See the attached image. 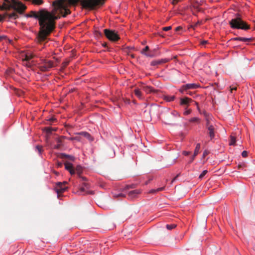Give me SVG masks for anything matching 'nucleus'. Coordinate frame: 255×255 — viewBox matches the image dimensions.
Returning a JSON list of instances; mask_svg holds the SVG:
<instances>
[{"label":"nucleus","instance_id":"obj_29","mask_svg":"<svg viewBox=\"0 0 255 255\" xmlns=\"http://www.w3.org/2000/svg\"><path fill=\"white\" fill-rule=\"evenodd\" d=\"M174 99H175V96H165L164 97V99L168 102L172 101L174 100Z\"/></svg>","mask_w":255,"mask_h":255},{"label":"nucleus","instance_id":"obj_45","mask_svg":"<svg viewBox=\"0 0 255 255\" xmlns=\"http://www.w3.org/2000/svg\"><path fill=\"white\" fill-rule=\"evenodd\" d=\"M191 112V111L190 110H186L184 112V114L185 115H187L190 114Z\"/></svg>","mask_w":255,"mask_h":255},{"label":"nucleus","instance_id":"obj_27","mask_svg":"<svg viewBox=\"0 0 255 255\" xmlns=\"http://www.w3.org/2000/svg\"><path fill=\"white\" fill-rule=\"evenodd\" d=\"M76 134L82 135L87 137L88 139H90V138L91 137L90 134L87 132H80L79 133H77Z\"/></svg>","mask_w":255,"mask_h":255},{"label":"nucleus","instance_id":"obj_56","mask_svg":"<svg viewBox=\"0 0 255 255\" xmlns=\"http://www.w3.org/2000/svg\"><path fill=\"white\" fill-rule=\"evenodd\" d=\"M103 46L105 47V46H106L107 44H106V43H104V44H103Z\"/></svg>","mask_w":255,"mask_h":255},{"label":"nucleus","instance_id":"obj_19","mask_svg":"<svg viewBox=\"0 0 255 255\" xmlns=\"http://www.w3.org/2000/svg\"><path fill=\"white\" fill-rule=\"evenodd\" d=\"M233 40H240L244 42L246 41H250L252 40V38H245V37H235L231 39L230 41H233Z\"/></svg>","mask_w":255,"mask_h":255},{"label":"nucleus","instance_id":"obj_40","mask_svg":"<svg viewBox=\"0 0 255 255\" xmlns=\"http://www.w3.org/2000/svg\"><path fill=\"white\" fill-rule=\"evenodd\" d=\"M22 62H23V64L25 65L26 66H27L28 67H31V64L30 63V62L29 61L23 62L22 61Z\"/></svg>","mask_w":255,"mask_h":255},{"label":"nucleus","instance_id":"obj_10","mask_svg":"<svg viewBox=\"0 0 255 255\" xmlns=\"http://www.w3.org/2000/svg\"><path fill=\"white\" fill-rule=\"evenodd\" d=\"M194 102V101L190 98L188 97H184L183 98L180 99V105L182 106H186V107H188L190 103ZM195 104L196 105H197V103L195 102Z\"/></svg>","mask_w":255,"mask_h":255},{"label":"nucleus","instance_id":"obj_33","mask_svg":"<svg viewBox=\"0 0 255 255\" xmlns=\"http://www.w3.org/2000/svg\"><path fill=\"white\" fill-rule=\"evenodd\" d=\"M200 121V120L199 118H197V117H194V118H191L189 120V122H191V123H199Z\"/></svg>","mask_w":255,"mask_h":255},{"label":"nucleus","instance_id":"obj_51","mask_svg":"<svg viewBox=\"0 0 255 255\" xmlns=\"http://www.w3.org/2000/svg\"><path fill=\"white\" fill-rule=\"evenodd\" d=\"M237 90V87H233V88H231V92H232V91L233 90Z\"/></svg>","mask_w":255,"mask_h":255},{"label":"nucleus","instance_id":"obj_57","mask_svg":"<svg viewBox=\"0 0 255 255\" xmlns=\"http://www.w3.org/2000/svg\"><path fill=\"white\" fill-rule=\"evenodd\" d=\"M119 196H124V195L122 194H120V195H119Z\"/></svg>","mask_w":255,"mask_h":255},{"label":"nucleus","instance_id":"obj_20","mask_svg":"<svg viewBox=\"0 0 255 255\" xmlns=\"http://www.w3.org/2000/svg\"><path fill=\"white\" fill-rule=\"evenodd\" d=\"M134 93L135 95L139 99H142V94L140 91V90L138 88H136L134 90Z\"/></svg>","mask_w":255,"mask_h":255},{"label":"nucleus","instance_id":"obj_3","mask_svg":"<svg viewBox=\"0 0 255 255\" xmlns=\"http://www.w3.org/2000/svg\"><path fill=\"white\" fill-rule=\"evenodd\" d=\"M229 24L233 29H241L247 30L250 28V26L237 14V16L233 18L229 21Z\"/></svg>","mask_w":255,"mask_h":255},{"label":"nucleus","instance_id":"obj_5","mask_svg":"<svg viewBox=\"0 0 255 255\" xmlns=\"http://www.w3.org/2000/svg\"><path fill=\"white\" fill-rule=\"evenodd\" d=\"M81 187L79 188L77 193L78 195H82L85 194H93L94 192L92 191H89V189L90 188V185L89 183L87 182V179L85 177H81Z\"/></svg>","mask_w":255,"mask_h":255},{"label":"nucleus","instance_id":"obj_1","mask_svg":"<svg viewBox=\"0 0 255 255\" xmlns=\"http://www.w3.org/2000/svg\"><path fill=\"white\" fill-rule=\"evenodd\" d=\"M106 0H55L52 3L53 9L51 11L41 9L38 12L31 11L26 14L27 17H34L38 19L40 25V30L38 35L39 42H41L47 38V37L55 28V21L61 16L66 17L71 13L69 7L75 5L80 2L85 8L94 9L103 5Z\"/></svg>","mask_w":255,"mask_h":255},{"label":"nucleus","instance_id":"obj_22","mask_svg":"<svg viewBox=\"0 0 255 255\" xmlns=\"http://www.w3.org/2000/svg\"><path fill=\"white\" fill-rule=\"evenodd\" d=\"M211 117L209 115H206V128H208L209 126H213L211 123Z\"/></svg>","mask_w":255,"mask_h":255},{"label":"nucleus","instance_id":"obj_42","mask_svg":"<svg viewBox=\"0 0 255 255\" xmlns=\"http://www.w3.org/2000/svg\"><path fill=\"white\" fill-rule=\"evenodd\" d=\"M209 153V151H208L207 150H204V151L203 152V158L205 157Z\"/></svg>","mask_w":255,"mask_h":255},{"label":"nucleus","instance_id":"obj_2","mask_svg":"<svg viewBox=\"0 0 255 255\" xmlns=\"http://www.w3.org/2000/svg\"><path fill=\"white\" fill-rule=\"evenodd\" d=\"M2 7L4 9L12 8L19 13H22L26 9V6L17 0H2Z\"/></svg>","mask_w":255,"mask_h":255},{"label":"nucleus","instance_id":"obj_32","mask_svg":"<svg viewBox=\"0 0 255 255\" xmlns=\"http://www.w3.org/2000/svg\"><path fill=\"white\" fill-rule=\"evenodd\" d=\"M32 3L36 5H40L43 3L42 0H31Z\"/></svg>","mask_w":255,"mask_h":255},{"label":"nucleus","instance_id":"obj_54","mask_svg":"<svg viewBox=\"0 0 255 255\" xmlns=\"http://www.w3.org/2000/svg\"><path fill=\"white\" fill-rule=\"evenodd\" d=\"M58 166L59 167H61V166H62V163H58Z\"/></svg>","mask_w":255,"mask_h":255},{"label":"nucleus","instance_id":"obj_55","mask_svg":"<svg viewBox=\"0 0 255 255\" xmlns=\"http://www.w3.org/2000/svg\"><path fill=\"white\" fill-rule=\"evenodd\" d=\"M238 167V169H241L242 167V165H239Z\"/></svg>","mask_w":255,"mask_h":255},{"label":"nucleus","instance_id":"obj_12","mask_svg":"<svg viewBox=\"0 0 255 255\" xmlns=\"http://www.w3.org/2000/svg\"><path fill=\"white\" fill-rule=\"evenodd\" d=\"M169 61L168 59H162L159 60H153L151 62V65L152 66H156L157 65H160L162 63H165L168 62Z\"/></svg>","mask_w":255,"mask_h":255},{"label":"nucleus","instance_id":"obj_23","mask_svg":"<svg viewBox=\"0 0 255 255\" xmlns=\"http://www.w3.org/2000/svg\"><path fill=\"white\" fill-rule=\"evenodd\" d=\"M34 55L33 54H30L29 55L26 54L25 55V57L22 59V61L23 62L29 61L30 59L34 57Z\"/></svg>","mask_w":255,"mask_h":255},{"label":"nucleus","instance_id":"obj_28","mask_svg":"<svg viewBox=\"0 0 255 255\" xmlns=\"http://www.w3.org/2000/svg\"><path fill=\"white\" fill-rule=\"evenodd\" d=\"M176 226H177L176 224H170V225L167 224L166 225V227L167 229L168 230H172V229L175 228L176 227Z\"/></svg>","mask_w":255,"mask_h":255},{"label":"nucleus","instance_id":"obj_43","mask_svg":"<svg viewBox=\"0 0 255 255\" xmlns=\"http://www.w3.org/2000/svg\"><path fill=\"white\" fill-rule=\"evenodd\" d=\"M242 155L243 157H246L248 156V152L247 151H243L242 153Z\"/></svg>","mask_w":255,"mask_h":255},{"label":"nucleus","instance_id":"obj_34","mask_svg":"<svg viewBox=\"0 0 255 255\" xmlns=\"http://www.w3.org/2000/svg\"><path fill=\"white\" fill-rule=\"evenodd\" d=\"M199 3L198 1H196L193 5V7L198 11L200 10V8L199 6Z\"/></svg>","mask_w":255,"mask_h":255},{"label":"nucleus","instance_id":"obj_38","mask_svg":"<svg viewBox=\"0 0 255 255\" xmlns=\"http://www.w3.org/2000/svg\"><path fill=\"white\" fill-rule=\"evenodd\" d=\"M207 173V170H204L202 173L199 175V178L202 179Z\"/></svg>","mask_w":255,"mask_h":255},{"label":"nucleus","instance_id":"obj_25","mask_svg":"<svg viewBox=\"0 0 255 255\" xmlns=\"http://www.w3.org/2000/svg\"><path fill=\"white\" fill-rule=\"evenodd\" d=\"M8 17L10 19H16L18 18V16L16 12H12L8 14Z\"/></svg>","mask_w":255,"mask_h":255},{"label":"nucleus","instance_id":"obj_30","mask_svg":"<svg viewBox=\"0 0 255 255\" xmlns=\"http://www.w3.org/2000/svg\"><path fill=\"white\" fill-rule=\"evenodd\" d=\"M56 128H53L50 127H46L45 128V130L47 133H50L52 131H55Z\"/></svg>","mask_w":255,"mask_h":255},{"label":"nucleus","instance_id":"obj_26","mask_svg":"<svg viewBox=\"0 0 255 255\" xmlns=\"http://www.w3.org/2000/svg\"><path fill=\"white\" fill-rule=\"evenodd\" d=\"M61 156L63 158H67L71 161L74 160V157L73 156H70V155L63 153L61 154Z\"/></svg>","mask_w":255,"mask_h":255},{"label":"nucleus","instance_id":"obj_17","mask_svg":"<svg viewBox=\"0 0 255 255\" xmlns=\"http://www.w3.org/2000/svg\"><path fill=\"white\" fill-rule=\"evenodd\" d=\"M66 138V136H61L58 138H57L56 140L57 144L54 146V148L59 149L62 145L63 139Z\"/></svg>","mask_w":255,"mask_h":255},{"label":"nucleus","instance_id":"obj_24","mask_svg":"<svg viewBox=\"0 0 255 255\" xmlns=\"http://www.w3.org/2000/svg\"><path fill=\"white\" fill-rule=\"evenodd\" d=\"M164 189V187L158 188L156 189H152V190H150L149 193H151V194H155L158 192L163 191Z\"/></svg>","mask_w":255,"mask_h":255},{"label":"nucleus","instance_id":"obj_31","mask_svg":"<svg viewBox=\"0 0 255 255\" xmlns=\"http://www.w3.org/2000/svg\"><path fill=\"white\" fill-rule=\"evenodd\" d=\"M149 51V48L148 46H146L144 48H143L141 51V53L142 54H144L145 55V54H147L148 52Z\"/></svg>","mask_w":255,"mask_h":255},{"label":"nucleus","instance_id":"obj_7","mask_svg":"<svg viewBox=\"0 0 255 255\" xmlns=\"http://www.w3.org/2000/svg\"><path fill=\"white\" fill-rule=\"evenodd\" d=\"M180 116L179 114L176 111H173L170 113L165 118V123L170 125H175L176 119Z\"/></svg>","mask_w":255,"mask_h":255},{"label":"nucleus","instance_id":"obj_18","mask_svg":"<svg viewBox=\"0 0 255 255\" xmlns=\"http://www.w3.org/2000/svg\"><path fill=\"white\" fill-rule=\"evenodd\" d=\"M157 55V50L156 48L152 50L149 51L147 54H145V56L149 57H153Z\"/></svg>","mask_w":255,"mask_h":255},{"label":"nucleus","instance_id":"obj_6","mask_svg":"<svg viewBox=\"0 0 255 255\" xmlns=\"http://www.w3.org/2000/svg\"><path fill=\"white\" fill-rule=\"evenodd\" d=\"M104 32L106 37L111 41L115 42L120 39V36L115 30L105 29Z\"/></svg>","mask_w":255,"mask_h":255},{"label":"nucleus","instance_id":"obj_16","mask_svg":"<svg viewBox=\"0 0 255 255\" xmlns=\"http://www.w3.org/2000/svg\"><path fill=\"white\" fill-rule=\"evenodd\" d=\"M200 149V144L197 143L196 144V146L195 150H194V153H193L194 155L192 157L191 160L189 161V163H192V161L194 160L196 156L198 154Z\"/></svg>","mask_w":255,"mask_h":255},{"label":"nucleus","instance_id":"obj_53","mask_svg":"<svg viewBox=\"0 0 255 255\" xmlns=\"http://www.w3.org/2000/svg\"><path fill=\"white\" fill-rule=\"evenodd\" d=\"M177 176H178V175H177V176H176L175 177H174V178L172 179V181H171V182H172H172H173L176 180V179L177 178Z\"/></svg>","mask_w":255,"mask_h":255},{"label":"nucleus","instance_id":"obj_9","mask_svg":"<svg viewBox=\"0 0 255 255\" xmlns=\"http://www.w3.org/2000/svg\"><path fill=\"white\" fill-rule=\"evenodd\" d=\"M199 87V85L195 83L187 84L182 86L180 89L181 93H183L185 91L188 89H195Z\"/></svg>","mask_w":255,"mask_h":255},{"label":"nucleus","instance_id":"obj_4","mask_svg":"<svg viewBox=\"0 0 255 255\" xmlns=\"http://www.w3.org/2000/svg\"><path fill=\"white\" fill-rule=\"evenodd\" d=\"M56 65L57 64H55L52 61L41 59L40 62L38 65V68L41 72H46Z\"/></svg>","mask_w":255,"mask_h":255},{"label":"nucleus","instance_id":"obj_37","mask_svg":"<svg viewBox=\"0 0 255 255\" xmlns=\"http://www.w3.org/2000/svg\"><path fill=\"white\" fill-rule=\"evenodd\" d=\"M36 149L37 150L39 154H41L42 151V146L40 145H37Z\"/></svg>","mask_w":255,"mask_h":255},{"label":"nucleus","instance_id":"obj_36","mask_svg":"<svg viewBox=\"0 0 255 255\" xmlns=\"http://www.w3.org/2000/svg\"><path fill=\"white\" fill-rule=\"evenodd\" d=\"M66 138H67L69 140H76L77 141L80 140V137L79 136L71 137H69V138L66 137Z\"/></svg>","mask_w":255,"mask_h":255},{"label":"nucleus","instance_id":"obj_48","mask_svg":"<svg viewBox=\"0 0 255 255\" xmlns=\"http://www.w3.org/2000/svg\"><path fill=\"white\" fill-rule=\"evenodd\" d=\"M134 187V185H128L127 186V189H129V188H133Z\"/></svg>","mask_w":255,"mask_h":255},{"label":"nucleus","instance_id":"obj_15","mask_svg":"<svg viewBox=\"0 0 255 255\" xmlns=\"http://www.w3.org/2000/svg\"><path fill=\"white\" fill-rule=\"evenodd\" d=\"M208 130V134L209 135L211 139H213L215 137V128L214 126L213 125L212 126H209L208 128H207Z\"/></svg>","mask_w":255,"mask_h":255},{"label":"nucleus","instance_id":"obj_14","mask_svg":"<svg viewBox=\"0 0 255 255\" xmlns=\"http://www.w3.org/2000/svg\"><path fill=\"white\" fill-rule=\"evenodd\" d=\"M140 193L141 191L140 190H134L129 192L128 195L130 198L133 199L136 197Z\"/></svg>","mask_w":255,"mask_h":255},{"label":"nucleus","instance_id":"obj_44","mask_svg":"<svg viewBox=\"0 0 255 255\" xmlns=\"http://www.w3.org/2000/svg\"><path fill=\"white\" fill-rule=\"evenodd\" d=\"M200 43L202 45L204 46L206 44L208 43V41L207 40H203L200 42Z\"/></svg>","mask_w":255,"mask_h":255},{"label":"nucleus","instance_id":"obj_50","mask_svg":"<svg viewBox=\"0 0 255 255\" xmlns=\"http://www.w3.org/2000/svg\"><path fill=\"white\" fill-rule=\"evenodd\" d=\"M56 120V119L54 118H50L49 121L51 122H54Z\"/></svg>","mask_w":255,"mask_h":255},{"label":"nucleus","instance_id":"obj_8","mask_svg":"<svg viewBox=\"0 0 255 255\" xmlns=\"http://www.w3.org/2000/svg\"><path fill=\"white\" fill-rule=\"evenodd\" d=\"M67 183V182L65 181L62 183L59 182L56 183L55 190L58 194L64 192L67 189V188L66 186Z\"/></svg>","mask_w":255,"mask_h":255},{"label":"nucleus","instance_id":"obj_41","mask_svg":"<svg viewBox=\"0 0 255 255\" xmlns=\"http://www.w3.org/2000/svg\"><path fill=\"white\" fill-rule=\"evenodd\" d=\"M172 27L171 26H167V27H164L162 28L163 30L164 31H168L170 29H171Z\"/></svg>","mask_w":255,"mask_h":255},{"label":"nucleus","instance_id":"obj_35","mask_svg":"<svg viewBox=\"0 0 255 255\" xmlns=\"http://www.w3.org/2000/svg\"><path fill=\"white\" fill-rule=\"evenodd\" d=\"M236 143V138L234 136H231V140L230 142V145H234Z\"/></svg>","mask_w":255,"mask_h":255},{"label":"nucleus","instance_id":"obj_49","mask_svg":"<svg viewBox=\"0 0 255 255\" xmlns=\"http://www.w3.org/2000/svg\"><path fill=\"white\" fill-rule=\"evenodd\" d=\"M182 29V27H181V26H178V27H177L176 28L175 30H176V31H179V30H181V29Z\"/></svg>","mask_w":255,"mask_h":255},{"label":"nucleus","instance_id":"obj_39","mask_svg":"<svg viewBox=\"0 0 255 255\" xmlns=\"http://www.w3.org/2000/svg\"><path fill=\"white\" fill-rule=\"evenodd\" d=\"M69 61H67V60L64 61L62 64V68H65L69 64Z\"/></svg>","mask_w":255,"mask_h":255},{"label":"nucleus","instance_id":"obj_13","mask_svg":"<svg viewBox=\"0 0 255 255\" xmlns=\"http://www.w3.org/2000/svg\"><path fill=\"white\" fill-rule=\"evenodd\" d=\"M142 89L147 94L150 93H156L157 90H154L152 87L148 86H142Z\"/></svg>","mask_w":255,"mask_h":255},{"label":"nucleus","instance_id":"obj_58","mask_svg":"<svg viewBox=\"0 0 255 255\" xmlns=\"http://www.w3.org/2000/svg\"><path fill=\"white\" fill-rule=\"evenodd\" d=\"M127 101H128V103H129V100H127Z\"/></svg>","mask_w":255,"mask_h":255},{"label":"nucleus","instance_id":"obj_46","mask_svg":"<svg viewBox=\"0 0 255 255\" xmlns=\"http://www.w3.org/2000/svg\"><path fill=\"white\" fill-rule=\"evenodd\" d=\"M190 153V152L189 151H184L183 152V154L185 156L188 155Z\"/></svg>","mask_w":255,"mask_h":255},{"label":"nucleus","instance_id":"obj_21","mask_svg":"<svg viewBox=\"0 0 255 255\" xmlns=\"http://www.w3.org/2000/svg\"><path fill=\"white\" fill-rule=\"evenodd\" d=\"M75 172L77 173L79 178L81 179V177H82L80 175L82 173L83 168L81 166L77 165L76 167L74 169Z\"/></svg>","mask_w":255,"mask_h":255},{"label":"nucleus","instance_id":"obj_47","mask_svg":"<svg viewBox=\"0 0 255 255\" xmlns=\"http://www.w3.org/2000/svg\"><path fill=\"white\" fill-rule=\"evenodd\" d=\"M6 39V36H4V35L0 36V40H3V39Z\"/></svg>","mask_w":255,"mask_h":255},{"label":"nucleus","instance_id":"obj_11","mask_svg":"<svg viewBox=\"0 0 255 255\" xmlns=\"http://www.w3.org/2000/svg\"><path fill=\"white\" fill-rule=\"evenodd\" d=\"M64 165L65 169L68 170L71 175H73L75 173L74 168L71 163L66 161L64 163Z\"/></svg>","mask_w":255,"mask_h":255},{"label":"nucleus","instance_id":"obj_52","mask_svg":"<svg viewBox=\"0 0 255 255\" xmlns=\"http://www.w3.org/2000/svg\"><path fill=\"white\" fill-rule=\"evenodd\" d=\"M177 2H178V0H175V1H174V0H173L172 3H173V4H176Z\"/></svg>","mask_w":255,"mask_h":255}]
</instances>
